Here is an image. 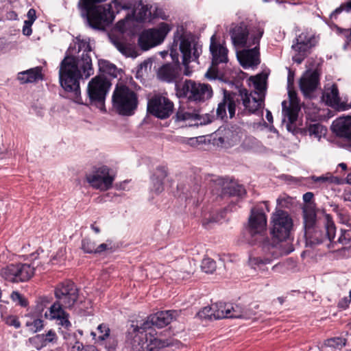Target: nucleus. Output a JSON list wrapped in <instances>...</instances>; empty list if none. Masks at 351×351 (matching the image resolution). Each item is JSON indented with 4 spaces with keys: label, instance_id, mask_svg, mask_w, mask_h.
Wrapping results in <instances>:
<instances>
[{
    "label": "nucleus",
    "instance_id": "0eeeda50",
    "mask_svg": "<svg viewBox=\"0 0 351 351\" xmlns=\"http://www.w3.org/2000/svg\"><path fill=\"white\" fill-rule=\"evenodd\" d=\"M250 84L254 91L248 93L246 90L241 91L243 104L250 113H256L263 107L266 90V76L257 75L250 78Z\"/></svg>",
    "mask_w": 351,
    "mask_h": 351
},
{
    "label": "nucleus",
    "instance_id": "dca6fc26",
    "mask_svg": "<svg viewBox=\"0 0 351 351\" xmlns=\"http://www.w3.org/2000/svg\"><path fill=\"white\" fill-rule=\"evenodd\" d=\"M210 51L212 56V66L208 70L205 76L209 80H215L217 77L215 66L228 62V50L225 43L217 40L216 35L214 34L210 38Z\"/></svg>",
    "mask_w": 351,
    "mask_h": 351
},
{
    "label": "nucleus",
    "instance_id": "f704fd0d",
    "mask_svg": "<svg viewBox=\"0 0 351 351\" xmlns=\"http://www.w3.org/2000/svg\"><path fill=\"white\" fill-rule=\"evenodd\" d=\"M64 308L63 305L55 302L51 305L48 311L45 313L44 317L49 320L58 319L66 313Z\"/></svg>",
    "mask_w": 351,
    "mask_h": 351
},
{
    "label": "nucleus",
    "instance_id": "7ed1b4c3",
    "mask_svg": "<svg viewBox=\"0 0 351 351\" xmlns=\"http://www.w3.org/2000/svg\"><path fill=\"white\" fill-rule=\"evenodd\" d=\"M32 263L11 264L1 269V276L5 280L13 282H23L29 280L36 271L41 272L51 261L47 252L37 250L30 255Z\"/></svg>",
    "mask_w": 351,
    "mask_h": 351
},
{
    "label": "nucleus",
    "instance_id": "49530a36",
    "mask_svg": "<svg viewBox=\"0 0 351 351\" xmlns=\"http://www.w3.org/2000/svg\"><path fill=\"white\" fill-rule=\"evenodd\" d=\"M97 330L99 332V335H98L99 341H104L108 337H110V330L106 324H99L97 326Z\"/></svg>",
    "mask_w": 351,
    "mask_h": 351
},
{
    "label": "nucleus",
    "instance_id": "412c9836",
    "mask_svg": "<svg viewBox=\"0 0 351 351\" xmlns=\"http://www.w3.org/2000/svg\"><path fill=\"white\" fill-rule=\"evenodd\" d=\"M213 310L215 313L214 319L223 318H243L249 319L250 315L244 311L243 309L232 304H226L223 302H218L213 304Z\"/></svg>",
    "mask_w": 351,
    "mask_h": 351
},
{
    "label": "nucleus",
    "instance_id": "6ab92c4d",
    "mask_svg": "<svg viewBox=\"0 0 351 351\" xmlns=\"http://www.w3.org/2000/svg\"><path fill=\"white\" fill-rule=\"evenodd\" d=\"M88 183L94 189L106 191L110 189L114 181V177L110 174L106 167H99L86 176Z\"/></svg>",
    "mask_w": 351,
    "mask_h": 351
},
{
    "label": "nucleus",
    "instance_id": "de8ad7c7",
    "mask_svg": "<svg viewBox=\"0 0 351 351\" xmlns=\"http://www.w3.org/2000/svg\"><path fill=\"white\" fill-rule=\"evenodd\" d=\"M51 303V298L47 296H43L38 299L36 305V310L38 313H42L45 308Z\"/></svg>",
    "mask_w": 351,
    "mask_h": 351
},
{
    "label": "nucleus",
    "instance_id": "a18cd8bd",
    "mask_svg": "<svg viewBox=\"0 0 351 351\" xmlns=\"http://www.w3.org/2000/svg\"><path fill=\"white\" fill-rule=\"evenodd\" d=\"M10 298L14 302L23 307H25L28 305L27 299L18 291H13L11 293Z\"/></svg>",
    "mask_w": 351,
    "mask_h": 351
},
{
    "label": "nucleus",
    "instance_id": "864d4df0",
    "mask_svg": "<svg viewBox=\"0 0 351 351\" xmlns=\"http://www.w3.org/2000/svg\"><path fill=\"white\" fill-rule=\"evenodd\" d=\"M5 323L10 326H13L15 328H19L21 327V323L19 318L15 315H8L3 318Z\"/></svg>",
    "mask_w": 351,
    "mask_h": 351
},
{
    "label": "nucleus",
    "instance_id": "c85d7f7f",
    "mask_svg": "<svg viewBox=\"0 0 351 351\" xmlns=\"http://www.w3.org/2000/svg\"><path fill=\"white\" fill-rule=\"evenodd\" d=\"M110 39L117 49L125 57L134 58L138 56L134 44L128 43L121 38L114 36H110Z\"/></svg>",
    "mask_w": 351,
    "mask_h": 351
},
{
    "label": "nucleus",
    "instance_id": "338daca9",
    "mask_svg": "<svg viewBox=\"0 0 351 351\" xmlns=\"http://www.w3.org/2000/svg\"><path fill=\"white\" fill-rule=\"evenodd\" d=\"M108 249V245L106 243H101L96 246L95 254H99Z\"/></svg>",
    "mask_w": 351,
    "mask_h": 351
},
{
    "label": "nucleus",
    "instance_id": "603ef678",
    "mask_svg": "<svg viewBox=\"0 0 351 351\" xmlns=\"http://www.w3.org/2000/svg\"><path fill=\"white\" fill-rule=\"evenodd\" d=\"M69 314L66 313L64 315L61 317V318L56 319L58 322V325L64 328V329L69 330L72 326V324L69 321Z\"/></svg>",
    "mask_w": 351,
    "mask_h": 351
},
{
    "label": "nucleus",
    "instance_id": "a878e982",
    "mask_svg": "<svg viewBox=\"0 0 351 351\" xmlns=\"http://www.w3.org/2000/svg\"><path fill=\"white\" fill-rule=\"evenodd\" d=\"M249 228L252 234H261L266 230L267 217L263 210L252 209Z\"/></svg>",
    "mask_w": 351,
    "mask_h": 351
},
{
    "label": "nucleus",
    "instance_id": "9b49d317",
    "mask_svg": "<svg viewBox=\"0 0 351 351\" xmlns=\"http://www.w3.org/2000/svg\"><path fill=\"white\" fill-rule=\"evenodd\" d=\"M112 105L119 114L132 115L137 108V95L126 86H117L113 92Z\"/></svg>",
    "mask_w": 351,
    "mask_h": 351
},
{
    "label": "nucleus",
    "instance_id": "09e8293b",
    "mask_svg": "<svg viewBox=\"0 0 351 351\" xmlns=\"http://www.w3.org/2000/svg\"><path fill=\"white\" fill-rule=\"evenodd\" d=\"M71 351H99L98 349L93 346H84L79 341H76L71 346Z\"/></svg>",
    "mask_w": 351,
    "mask_h": 351
},
{
    "label": "nucleus",
    "instance_id": "a211bd4d",
    "mask_svg": "<svg viewBox=\"0 0 351 351\" xmlns=\"http://www.w3.org/2000/svg\"><path fill=\"white\" fill-rule=\"evenodd\" d=\"M173 104L165 96L156 95L147 103V110L152 115L164 119L173 112Z\"/></svg>",
    "mask_w": 351,
    "mask_h": 351
},
{
    "label": "nucleus",
    "instance_id": "052dcab7",
    "mask_svg": "<svg viewBox=\"0 0 351 351\" xmlns=\"http://www.w3.org/2000/svg\"><path fill=\"white\" fill-rule=\"evenodd\" d=\"M27 19L25 22L33 24L36 19V10L33 8L29 9L27 14Z\"/></svg>",
    "mask_w": 351,
    "mask_h": 351
},
{
    "label": "nucleus",
    "instance_id": "473e14b6",
    "mask_svg": "<svg viewBox=\"0 0 351 351\" xmlns=\"http://www.w3.org/2000/svg\"><path fill=\"white\" fill-rule=\"evenodd\" d=\"M303 219L304 231L312 229L315 226L316 213L312 204H306L303 208Z\"/></svg>",
    "mask_w": 351,
    "mask_h": 351
},
{
    "label": "nucleus",
    "instance_id": "6e6552de",
    "mask_svg": "<svg viewBox=\"0 0 351 351\" xmlns=\"http://www.w3.org/2000/svg\"><path fill=\"white\" fill-rule=\"evenodd\" d=\"M320 220L324 224V229L320 230L317 226L304 232L306 245L313 246L317 244L325 243L330 247L336 234V227L331 216L323 213Z\"/></svg>",
    "mask_w": 351,
    "mask_h": 351
},
{
    "label": "nucleus",
    "instance_id": "a19ab883",
    "mask_svg": "<svg viewBox=\"0 0 351 351\" xmlns=\"http://www.w3.org/2000/svg\"><path fill=\"white\" fill-rule=\"evenodd\" d=\"M201 268L204 272L212 274L216 269V263L213 259L206 257L202 260Z\"/></svg>",
    "mask_w": 351,
    "mask_h": 351
},
{
    "label": "nucleus",
    "instance_id": "c03bdc74",
    "mask_svg": "<svg viewBox=\"0 0 351 351\" xmlns=\"http://www.w3.org/2000/svg\"><path fill=\"white\" fill-rule=\"evenodd\" d=\"M337 178L332 176L330 173L320 176H311V180L316 183L324 184L326 182H333Z\"/></svg>",
    "mask_w": 351,
    "mask_h": 351
},
{
    "label": "nucleus",
    "instance_id": "f8f14e48",
    "mask_svg": "<svg viewBox=\"0 0 351 351\" xmlns=\"http://www.w3.org/2000/svg\"><path fill=\"white\" fill-rule=\"evenodd\" d=\"M271 235L280 241L276 245L285 243L292 245L287 241L293 226V219L287 212L282 209H276L271 215Z\"/></svg>",
    "mask_w": 351,
    "mask_h": 351
},
{
    "label": "nucleus",
    "instance_id": "cd10ccee",
    "mask_svg": "<svg viewBox=\"0 0 351 351\" xmlns=\"http://www.w3.org/2000/svg\"><path fill=\"white\" fill-rule=\"evenodd\" d=\"M319 77L315 71H306L301 77L300 88L306 97H310L318 86Z\"/></svg>",
    "mask_w": 351,
    "mask_h": 351
},
{
    "label": "nucleus",
    "instance_id": "39448f33",
    "mask_svg": "<svg viewBox=\"0 0 351 351\" xmlns=\"http://www.w3.org/2000/svg\"><path fill=\"white\" fill-rule=\"evenodd\" d=\"M263 256H250L247 261L249 267L258 273L265 274L268 271L267 265L278 257L288 254L293 251V247L289 243H282L279 245L264 244Z\"/></svg>",
    "mask_w": 351,
    "mask_h": 351
},
{
    "label": "nucleus",
    "instance_id": "79ce46f5",
    "mask_svg": "<svg viewBox=\"0 0 351 351\" xmlns=\"http://www.w3.org/2000/svg\"><path fill=\"white\" fill-rule=\"evenodd\" d=\"M82 250L85 253H95L96 250V243L89 238H85L82 241Z\"/></svg>",
    "mask_w": 351,
    "mask_h": 351
},
{
    "label": "nucleus",
    "instance_id": "20e7f679",
    "mask_svg": "<svg viewBox=\"0 0 351 351\" xmlns=\"http://www.w3.org/2000/svg\"><path fill=\"white\" fill-rule=\"evenodd\" d=\"M179 51L182 53V64L184 66V74L190 76L193 71L189 64L195 61L202 53V46L195 43L191 35L180 33L179 30L174 34L173 42L170 47V56L173 62L179 63Z\"/></svg>",
    "mask_w": 351,
    "mask_h": 351
},
{
    "label": "nucleus",
    "instance_id": "bb28decb",
    "mask_svg": "<svg viewBox=\"0 0 351 351\" xmlns=\"http://www.w3.org/2000/svg\"><path fill=\"white\" fill-rule=\"evenodd\" d=\"M322 100L327 105L338 110H345L351 108V106L347 107L343 103L341 102L337 87L335 84L325 88Z\"/></svg>",
    "mask_w": 351,
    "mask_h": 351
},
{
    "label": "nucleus",
    "instance_id": "4468645a",
    "mask_svg": "<svg viewBox=\"0 0 351 351\" xmlns=\"http://www.w3.org/2000/svg\"><path fill=\"white\" fill-rule=\"evenodd\" d=\"M172 28V24L162 22L155 27L144 30L138 38L140 47L143 50H148L160 45Z\"/></svg>",
    "mask_w": 351,
    "mask_h": 351
},
{
    "label": "nucleus",
    "instance_id": "aec40b11",
    "mask_svg": "<svg viewBox=\"0 0 351 351\" xmlns=\"http://www.w3.org/2000/svg\"><path fill=\"white\" fill-rule=\"evenodd\" d=\"M259 43L253 45L251 47H242L237 49V57L243 69H255L261 62Z\"/></svg>",
    "mask_w": 351,
    "mask_h": 351
},
{
    "label": "nucleus",
    "instance_id": "680f3d73",
    "mask_svg": "<svg viewBox=\"0 0 351 351\" xmlns=\"http://www.w3.org/2000/svg\"><path fill=\"white\" fill-rule=\"evenodd\" d=\"M32 23L24 21V25L23 27V34L25 36H30L32 33Z\"/></svg>",
    "mask_w": 351,
    "mask_h": 351
},
{
    "label": "nucleus",
    "instance_id": "bf43d9fd",
    "mask_svg": "<svg viewBox=\"0 0 351 351\" xmlns=\"http://www.w3.org/2000/svg\"><path fill=\"white\" fill-rule=\"evenodd\" d=\"M350 301L351 298H350V295L348 297H343L339 301L337 306L339 308L345 310L349 306Z\"/></svg>",
    "mask_w": 351,
    "mask_h": 351
},
{
    "label": "nucleus",
    "instance_id": "ea45409f",
    "mask_svg": "<svg viewBox=\"0 0 351 351\" xmlns=\"http://www.w3.org/2000/svg\"><path fill=\"white\" fill-rule=\"evenodd\" d=\"M26 327L32 332H36L41 330L43 327V320L39 318L34 319L30 321H27L25 323Z\"/></svg>",
    "mask_w": 351,
    "mask_h": 351
},
{
    "label": "nucleus",
    "instance_id": "e433bc0d",
    "mask_svg": "<svg viewBox=\"0 0 351 351\" xmlns=\"http://www.w3.org/2000/svg\"><path fill=\"white\" fill-rule=\"evenodd\" d=\"M259 145L258 141L252 136H246L244 134L239 149L241 151L248 152L255 150Z\"/></svg>",
    "mask_w": 351,
    "mask_h": 351
},
{
    "label": "nucleus",
    "instance_id": "4c0bfd02",
    "mask_svg": "<svg viewBox=\"0 0 351 351\" xmlns=\"http://www.w3.org/2000/svg\"><path fill=\"white\" fill-rule=\"evenodd\" d=\"M308 134L318 141L325 136L326 128L319 123L311 124L307 128Z\"/></svg>",
    "mask_w": 351,
    "mask_h": 351
},
{
    "label": "nucleus",
    "instance_id": "13d9d810",
    "mask_svg": "<svg viewBox=\"0 0 351 351\" xmlns=\"http://www.w3.org/2000/svg\"><path fill=\"white\" fill-rule=\"evenodd\" d=\"M177 119L180 121L189 120L192 118L193 114L189 112H184L182 110H178L176 114Z\"/></svg>",
    "mask_w": 351,
    "mask_h": 351
},
{
    "label": "nucleus",
    "instance_id": "8fccbe9b",
    "mask_svg": "<svg viewBox=\"0 0 351 351\" xmlns=\"http://www.w3.org/2000/svg\"><path fill=\"white\" fill-rule=\"evenodd\" d=\"M167 169L165 167H159L155 170V172L152 177V180L154 181L155 180H158L163 182L165 178L167 177Z\"/></svg>",
    "mask_w": 351,
    "mask_h": 351
},
{
    "label": "nucleus",
    "instance_id": "c9c22d12",
    "mask_svg": "<svg viewBox=\"0 0 351 351\" xmlns=\"http://www.w3.org/2000/svg\"><path fill=\"white\" fill-rule=\"evenodd\" d=\"M346 345V340L341 337L327 339L322 346L321 351H338Z\"/></svg>",
    "mask_w": 351,
    "mask_h": 351
},
{
    "label": "nucleus",
    "instance_id": "e2e57ef3",
    "mask_svg": "<svg viewBox=\"0 0 351 351\" xmlns=\"http://www.w3.org/2000/svg\"><path fill=\"white\" fill-rule=\"evenodd\" d=\"M56 339V334L53 330H49L45 335V341L52 342Z\"/></svg>",
    "mask_w": 351,
    "mask_h": 351
},
{
    "label": "nucleus",
    "instance_id": "69168bd1",
    "mask_svg": "<svg viewBox=\"0 0 351 351\" xmlns=\"http://www.w3.org/2000/svg\"><path fill=\"white\" fill-rule=\"evenodd\" d=\"M182 142L183 143H186L190 145L191 146H195L197 144V138H184Z\"/></svg>",
    "mask_w": 351,
    "mask_h": 351
},
{
    "label": "nucleus",
    "instance_id": "6e6d98bb",
    "mask_svg": "<svg viewBox=\"0 0 351 351\" xmlns=\"http://www.w3.org/2000/svg\"><path fill=\"white\" fill-rule=\"evenodd\" d=\"M131 20V18L129 16H127L125 17V19L119 21L116 27L118 29V30L121 32H124L128 29V27L129 26V23Z\"/></svg>",
    "mask_w": 351,
    "mask_h": 351
},
{
    "label": "nucleus",
    "instance_id": "7c9ffc66",
    "mask_svg": "<svg viewBox=\"0 0 351 351\" xmlns=\"http://www.w3.org/2000/svg\"><path fill=\"white\" fill-rule=\"evenodd\" d=\"M243 136L244 134L240 130L226 129L219 141L226 147H233L239 145Z\"/></svg>",
    "mask_w": 351,
    "mask_h": 351
},
{
    "label": "nucleus",
    "instance_id": "ddd939ff",
    "mask_svg": "<svg viewBox=\"0 0 351 351\" xmlns=\"http://www.w3.org/2000/svg\"><path fill=\"white\" fill-rule=\"evenodd\" d=\"M317 43L318 37L311 30H304L298 34L291 46L295 53L292 57L293 60L300 64Z\"/></svg>",
    "mask_w": 351,
    "mask_h": 351
},
{
    "label": "nucleus",
    "instance_id": "58836bf2",
    "mask_svg": "<svg viewBox=\"0 0 351 351\" xmlns=\"http://www.w3.org/2000/svg\"><path fill=\"white\" fill-rule=\"evenodd\" d=\"M99 69L114 77H117L119 70L116 66L107 60H101L99 61Z\"/></svg>",
    "mask_w": 351,
    "mask_h": 351
},
{
    "label": "nucleus",
    "instance_id": "5701e85b",
    "mask_svg": "<svg viewBox=\"0 0 351 351\" xmlns=\"http://www.w3.org/2000/svg\"><path fill=\"white\" fill-rule=\"evenodd\" d=\"M238 103L239 100L234 94L224 90L223 99L217 108V117L224 119L228 118V113L230 119L234 117Z\"/></svg>",
    "mask_w": 351,
    "mask_h": 351
},
{
    "label": "nucleus",
    "instance_id": "c756f323",
    "mask_svg": "<svg viewBox=\"0 0 351 351\" xmlns=\"http://www.w3.org/2000/svg\"><path fill=\"white\" fill-rule=\"evenodd\" d=\"M180 68L178 64H167L162 66L158 71V77L167 82L175 81L179 76Z\"/></svg>",
    "mask_w": 351,
    "mask_h": 351
},
{
    "label": "nucleus",
    "instance_id": "0e129e2a",
    "mask_svg": "<svg viewBox=\"0 0 351 351\" xmlns=\"http://www.w3.org/2000/svg\"><path fill=\"white\" fill-rule=\"evenodd\" d=\"M245 194V190L243 186L237 185L236 186H234V195H237L238 196L241 197Z\"/></svg>",
    "mask_w": 351,
    "mask_h": 351
},
{
    "label": "nucleus",
    "instance_id": "5fc2aeb1",
    "mask_svg": "<svg viewBox=\"0 0 351 351\" xmlns=\"http://www.w3.org/2000/svg\"><path fill=\"white\" fill-rule=\"evenodd\" d=\"M292 204V199L288 196H280L277 199L278 209L288 208Z\"/></svg>",
    "mask_w": 351,
    "mask_h": 351
},
{
    "label": "nucleus",
    "instance_id": "37998d69",
    "mask_svg": "<svg viewBox=\"0 0 351 351\" xmlns=\"http://www.w3.org/2000/svg\"><path fill=\"white\" fill-rule=\"evenodd\" d=\"M213 304L211 306H205L199 311L197 315L201 319H214Z\"/></svg>",
    "mask_w": 351,
    "mask_h": 351
},
{
    "label": "nucleus",
    "instance_id": "4d7b16f0",
    "mask_svg": "<svg viewBox=\"0 0 351 351\" xmlns=\"http://www.w3.org/2000/svg\"><path fill=\"white\" fill-rule=\"evenodd\" d=\"M152 190L154 191L156 193H160L163 190V182L158 180H155L152 181Z\"/></svg>",
    "mask_w": 351,
    "mask_h": 351
},
{
    "label": "nucleus",
    "instance_id": "4be33fe9",
    "mask_svg": "<svg viewBox=\"0 0 351 351\" xmlns=\"http://www.w3.org/2000/svg\"><path fill=\"white\" fill-rule=\"evenodd\" d=\"M178 316V312L176 311H165L158 312L147 317V319L141 324V328L147 330L152 326L162 328L168 325L171 321Z\"/></svg>",
    "mask_w": 351,
    "mask_h": 351
},
{
    "label": "nucleus",
    "instance_id": "9d476101",
    "mask_svg": "<svg viewBox=\"0 0 351 351\" xmlns=\"http://www.w3.org/2000/svg\"><path fill=\"white\" fill-rule=\"evenodd\" d=\"M138 325L132 324L129 329L128 335L132 339L133 351H159L160 349L168 346L166 341L159 339L149 335L145 334Z\"/></svg>",
    "mask_w": 351,
    "mask_h": 351
},
{
    "label": "nucleus",
    "instance_id": "2f4dec72",
    "mask_svg": "<svg viewBox=\"0 0 351 351\" xmlns=\"http://www.w3.org/2000/svg\"><path fill=\"white\" fill-rule=\"evenodd\" d=\"M18 80L21 84L32 83L42 79V69L39 66L19 72L17 75Z\"/></svg>",
    "mask_w": 351,
    "mask_h": 351
},
{
    "label": "nucleus",
    "instance_id": "1a4fd4ad",
    "mask_svg": "<svg viewBox=\"0 0 351 351\" xmlns=\"http://www.w3.org/2000/svg\"><path fill=\"white\" fill-rule=\"evenodd\" d=\"M176 95L184 97L190 101L204 102L213 96L210 85L186 80L182 84H176Z\"/></svg>",
    "mask_w": 351,
    "mask_h": 351
},
{
    "label": "nucleus",
    "instance_id": "423d86ee",
    "mask_svg": "<svg viewBox=\"0 0 351 351\" xmlns=\"http://www.w3.org/2000/svg\"><path fill=\"white\" fill-rule=\"evenodd\" d=\"M264 30L259 25L248 28L243 23H232L229 29V34L233 46L236 49L242 47H251L260 42Z\"/></svg>",
    "mask_w": 351,
    "mask_h": 351
},
{
    "label": "nucleus",
    "instance_id": "f03ea898",
    "mask_svg": "<svg viewBox=\"0 0 351 351\" xmlns=\"http://www.w3.org/2000/svg\"><path fill=\"white\" fill-rule=\"evenodd\" d=\"M106 0H80L79 6L82 15L85 16L89 25L97 29H104L114 21V12L120 10H128L130 6L123 3L122 0H114L110 3L99 5L96 3L104 2Z\"/></svg>",
    "mask_w": 351,
    "mask_h": 351
},
{
    "label": "nucleus",
    "instance_id": "2eb2a0df",
    "mask_svg": "<svg viewBox=\"0 0 351 351\" xmlns=\"http://www.w3.org/2000/svg\"><path fill=\"white\" fill-rule=\"evenodd\" d=\"M110 83L103 77L96 76L88 84L87 94L91 104L104 109V102L110 88Z\"/></svg>",
    "mask_w": 351,
    "mask_h": 351
},
{
    "label": "nucleus",
    "instance_id": "f257e3e1",
    "mask_svg": "<svg viewBox=\"0 0 351 351\" xmlns=\"http://www.w3.org/2000/svg\"><path fill=\"white\" fill-rule=\"evenodd\" d=\"M67 50L59 71L60 85L70 93L69 97L76 104H84L81 97L80 80L89 77L94 73L90 53L92 48L88 38L77 37Z\"/></svg>",
    "mask_w": 351,
    "mask_h": 351
},
{
    "label": "nucleus",
    "instance_id": "f3484780",
    "mask_svg": "<svg viewBox=\"0 0 351 351\" xmlns=\"http://www.w3.org/2000/svg\"><path fill=\"white\" fill-rule=\"evenodd\" d=\"M56 302L65 308H72L78 299V290L73 282L66 281L58 284L54 290Z\"/></svg>",
    "mask_w": 351,
    "mask_h": 351
},
{
    "label": "nucleus",
    "instance_id": "3c124183",
    "mask_svg": "<svg viewBox=\"0 0 351 351\" xmlns=\"http://www.w3.org/2000/svg\"><path fill=\"white\" fill-rule=\"evenodd\" d=\"M338 241L343 245L349 243L351 241V230H341Z\"/></svg>",
    "mask_w": 351,
    "mask_h": 351
},
{
    "label": "nucleus",
    "instance_id": "393cba45",
    "mask_svg": "<svg viewBox=\"0 0 351 351\" xmlns=\"http://www.w3.org/2000/svg\"><path fill=\"white\" fill-rule=\"evenodd\" d=\"M331 128L337 136L350 141L347 149L351 152V116L337 119Z\"/></svg>",
    "mask_w": 351,
    "mask_h": 351
},
{
    "label": "nucleus",
    "instance_id": "b1692460",
    "mask_svg": "<svg viewBox=\"0 0 351 351\" xmlns=\"http://www.w3.org/2000/svg\"><path fill=\"white\" fill-rule=\"evenodd\" d=\"M289 106H287V102L283 101L282 102V114L285 117L283 121L287 118L288 121L291 123H293L298 117V112L300 110L299 101L297 98L296 93L291 89L288 91Z\"/></svg>",
    "mask_w": 351,
    "mask_h": 351
},
{
    "label": "nucleus",
    "instance_id": "72a5a7b5",
    "mask_svg": "<svg viewBox=\"0 0 351 351\" xmlns=\"http://www.w3.org/2000/svg\"><path fill=\"white\" fill-rule=\"evenodd\" d=\"M151 8L152 6L147 4L145 5L140 1L134 10L136 20L141 22L150 21L152 15Z\"/></svg>",
    "mask_w": 351,
    "mask_h": 351
},
{
    "label": "nucleus",
    "instance_id": "774afa93",
    "mask_svg": "<svg viewBox=\"0 0 351 351\" xmlns=\"http://www.w3.org/2000/svg\"><path fill=\"white\" fill-rule=\"evenodd\" d=\"M313 197V194L311 192L306 193L303 195L304 201L306 203H308V204H311V201L312 200Z\"/></svg>",
    "mask_w": 351,
    "mask_h": 351
}]
</instances>
